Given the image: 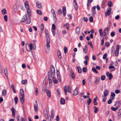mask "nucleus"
Wrapping results in <instances>:
<instances>
[{"label": "nucleus", "instance_id": "nucleus-1", "mask_svg": "<svg viewBox=\"0 0 121 121\" xmlns=\"http://www.w3.org/2000/svg\"><path fill=\"white\" fill-rule=\"evenodd\" d=\"M73 5L75 9L76 10H77L78 9V6L76 0H73Z\"/></svg>", "mask_w": 121, "mask_h": 121}, {"label": "nucleus", "instance_id": "nucleus-2", "mask_svg": "<svg viewBox=\"0 0 121 121\" xmlns=\"http://www.w3.org/2000/svg\"><path fill=\"white\" fill-rule=\"evenodd\" d=\"M119 47V46L118 45H117L116 46V47L115 52V54L116 56H117L118 55Z\"/></svg>", "mask_w": 121, "mask_h": 121}, {"label": "nucleus", "instance_id": "nucleus-3", "mask_svg": "<svg viewBox=\"0 0 121 121\" xmlns=\"http://www.w3.org/2000/svg\"><path fill=\"white\" fill-rule=\"evenodd\" d=\"M112 10L110 8H108L107 9V11L105 13L106 16L109 15L111 14V11Z\"/></svg>", "mask_w": 121, "mask_h": 121}, {"label": "nucleus", "instance_id": "nucleus-4", "mask_svg": "<svg viewBox=\"0 0 121 121\" xmlns=\"http://www.w3.org/2000/svg\"><path fill=\"white\" fill-rule=\"evenodd\" d=\"M18 8V7L17 4L16 3L14 4L13 7V10L15 12L17 11Z\"/></svg>", "mask_w": 121, "mask_h": 121}, {"label": "nucleus", "instance_id": "nucleus-5", "mask_svg": "<svg viewBox=\"0 0 121 121\" xmlns=\"http://www.w3.org/2000/svg\"><path fill=\"white\" fill-rule=\"evenodd\" d=\"M19 97L21 103L23 104L25 101L24 95H19Z\"/></svg>", "mask_w": 121, "mask_h": 121}, {"label": "nucleus", "instance_id": "nucleus-6", "mask_svg": "<svg viewBox=\"0 0 121 121\" xmlns=\"http://www.w3.org/2000/svg\"><path fill=\"white\" fill-rule=\"evenodd\" d=\"M48 79H54L55 78V77L54 76H52V75L50 71H49L48 73Z\"/></svg>", "mask_w": 121, "mask_h": 121}, {"label": "nucleus", "instance_id": "nucleus-7", "mask_svg": "<svg viewBox=\"0 0 121 121\" xmlns=\"http://www.w3.org/2000/svg\"><path fill=\"white\" fill-rule=\"evenodd\" d=\"M51 71L53 75L54 76H55V70L54 68L53 65L51 66Z\"/></svg>", "mask_w": 121, "mask_h": 121}, {"label": "nucleus", "instance_id": "nucleus-8", "mask_svg": "<svg viewBox=\"0 0 121 121\" xmlns=\"http://www.w3.org/2000/svg\"><path fill=\"white\" fill-rule=\"evenodd\" d=\"M47 42L46 44L47 46V47L49 48L50 47V45L49 44L50 42V41L49 36H48V38H47Z\"/></svg>", "mask_w": 121, "mask_h": 121}, {"label": "nucleus", "instance_id": "nucleus-9", "mask_svg": "<svg viewBox=\"0 0 121 121\" xmlns=\"http://www.w3.org/2000/svg\"><path fill=\"white\" fill-rule=\"evenodd\" d=\"M44 114L46 119H47L46 118L48 117V114L47 110L46 109H45L44 110Z\"/></svg>", "mask_w": 121, "mask_h": 121}, {"label": "nucleus", "instance_id": "nucleus-10", "mask_svg": "<svg viewBox=\"0 0 121 121\" xmlns=\"http://www.w3.org/2000/svg\"><path fill=\"white\" fill-rule=\"evenodd\" d=\"M96 8V6H94L92 8L91 11H92V16H94L96 13L95 11V9Z\"/></svg>", "mask_w": 121, "mask_h": 121}, {"label": "nucleus", "instance_id": "nucleus-11", "mask_svg": "<svg viewBox=\"0 0 121 121\" xmlns=\"http://www.w3.org/2000/svg\"><path fill=\"white\" fill-rule=\"evenodd\" d=\"M45 91L48 97L50 98L51 97V92L49 90L46 89Z\"/></svg>", "mask_w": 121, "mask_h": 121}, {"label": "nucleus", "instance_id": "nucleus-12", "mask_svg": "<svg viewBox=\"0 0 121 121\" xmlns=\"http://www.w3.org/2000/svg\"><path fill=\"white\" fill-rule=\"evenodd\" d=\"M27 19V17L26 15H24L22 17L21 22H24L26 21Z\"/></svg>", "mask_w": 121, "mask_h": 121}, {"label": "nucleus", "instance_id": "nucleus-13", "mask_svg": "<svg viewBox=\"0 0 121 121\" xmlns=\"http://www.w3.org/2000/svg\"><path fill=\"white\" fill-rule=\"evenodd\" d=\"M88 49L87 48V45H85L84 48H83V51L85 53H87Z\"/></svg>", "mask_w": 121, "mask_h": 121}, {"label": "nucleus", "instance_id": "nucleus-14", "mask_svg": "<svg viewBox=\"0 0 121 121\" xmlns=\"http://www.w3.org/2000/svg\"><path fill=\"white\" fill-rule=\"evenodd\" d=\"M12 112V116L15 117V109L13 107L11 109Z\"/></svg>", "mask_w": 121, "mask_h": 121}, {"label": "nucleus", "instance_id": "nucleus-15", "mask_svg": "<svg viewBox=\"0 0 121 121\" xmlns=\"http://www.w3.org/2000/svg\"><path fill=\"white\" fill-rule=\"evenodd\" d=\"M36 5L37 7L39 8H41L42 7V4L39 2H37L36 3Z\"/></svg>", "mask_w": 121, "mask_h": 121}, {"label": "nucleus", "instance_id": "nucleus-16", "mask_svg": "<svg viewBox=\"0 0 121 121\" xmlns=\"http://www.w3.org/2000/svg\"><path fill=\"white\" fill-rule=\"evenodd\" d=\"M32 46H33V49L34 50H35L36 49V46L35 45V43L37 42V41L35 40H33L32 41Z\"/></svg>", "mask_w": 121, "mask_h": 121}, {"label": "nucleus", "instance_id": "nucleus-17", "mask_svg": "<svg viewBox=\"0 0 121 121\" xmlns=\"http://www.w3.org/2000/svg\"><path fill=\"white\" fill-rule=\"evenodd\" d=\"M56 74L58 80L60 81V73L59 71L57 70L56 71Z\"/></svg>", "mask_w": 121, "mask_h": 121}, {"label": "nucleus", "instance_id": "nucleus-18", "mask_svg": "<svg viewBox=\"0 0 121 121\" xmlns=\"http://www.w3.org/2000/svg\"><path fill=\"white\" fill-rule=\"evenodd\" d=\"M71 75L70 76L72 77V78L73 79H74L75 78V75L74 74V72L72 70L70 72Z\"/></svg>", "mask_w": 121, "mask_h": 121}, {"label": "nucleus", "instance_id": "nucleus-19", "mask_svg": "<svg viewBox=\"0 0 121 121\" xmlns=\"http://www.w3.org/2000/svg\"><path fill=\"white\" fill-rule=\"evenodd\" d=\"M24 4L25 7L26 9H29L30 8L29 5V4L28 2L27 1L25 2Z\"/></svg>", "mask_w": 121, "mask_h": 121}, {"label": "nucleus", "instance_id": "nucleus-20", "mask_svg": "<svg viewBox=\"0 0 121 121\" xmlns=\"http://www.w3.org/2000/svg\"><path fill=\"white\" fill-rule=\"evenodd\" d=\"M76 33L77 34H78L80 32V28L79 27H77L76 29Z\"/></svg>", "mask_w": 121, "mask_h": 121}, {"label": "nucleus", "instance_id": "nucleus-21", "mask_svg": "<svg viewBox=\"0 0 121 121\" xmlns=\"http://www.w3.org/2000/svg\"><path fill=\"white\" fill-rule=\"evenodd\" d=\"M35 102L36 103V104H35L34 105V110L35 111H37L38 110L37 108V107L38 106V104H37V101L36 100L35 101Z\"/></svg>", "mask_w": 121, "mask_h": 121}, {"label": "nucleus", "instance_id": "nucleus-22", "mask_svg": "<svg viewBox=\"0 0 121 121\" xmlns=\"http://www.w3.org/2000/svg\"><path fill=\"white\" fill-rule=\"evenodd\" d=\"M60 103L62 104H64L65 103V99L61 98L60 100Z\"/></svg>", "mask_w": 121, "mask_h": 121}, {"label": "nucleus", "instance_id": "nucleus-23", "mask_svg": "<svg viewBox=\"0 0 121 121\" xmlns=\"http://www.w3.org/2000/svg\"><path fill=\"white\" fill-rule=\"evenodd\" d=\"M77 88L78 87H77L73 91L74 94L75 95H77L78 93V89H77Z\"/></svg>", "mask_w": 121, "mask_h": 121}, {"label": "nucleus", "instance_id": "nucleus-24", "mask_svg": "<svg viewBox=\"0 0 121 121\" xmlns=\"http://www.w3.org/2000/svg\"><path fill=\"white\" fill-rule=\"evenodd\" d=\"M77 68L78 69V72L79 73H81L82 72V70L81 67L78 66H76Z\"/></svg>", "mask_w": 121, "mask_h": 121}, {"label": "nucleus", "instance_id": "nucleus-25", "mask_svg": "<svg viewBox=\"0 0 121 121\" xmlns=\"http://www.w3.org/2000/svg\"><path fill=\"white\" fill-rule=\"evenodd\" d=\"M108 5L110 7H112L113 6V4L112 2L111 1H109L108 3Z\"/></svg>", "mask_w": 121, "mask_h": 121}, {"label": "nucleus", "instance_id": "nucleus-26", "mask_svg": "<svg viewBox=\"0 0 121 121\" xmlns=\"http://www.w3.org/2000/svg\"><path fill=\"white\" fill-rule=\"evenodd\" d=\"M6 91L5 89L3 90L2 92V94L3 96H5L6 95Z\"/></svg>", "mask_w": 121, "mask_h": 121}, {"label": "nucleus", "instance_id": "nucleus-27", "mask_svg": "<svg viewBox=\"0 0 121 121\" xmlns=\"http://www.w3.org/2000/svg\"><path fill=\"white\" fill-rule=\"evenodd\" d=\"M51 117L52 118H53L54 117V111L53 110H52L51 111Z\"/></svg>", "mask_w": 121, "mask_h": 121}, {"label": "nucleus", "instance_id": "nucleus-28", "mask_svg": "<svg viewBox=\"0 0 121 121\" xmlns=\"http://www.w3.org/2000/svg\"><path fill=\"white\" fill-rule=\"evenodd\" d=\"M97 99V97H96L95 98H94V104L95 105H96L98 104L97 102L96 101Z\"/></svg>", "mask_w": 121, "mask_h": 121}, {"label": "nucleus", "instance_id": "nucleus-29", "mask_svg": "<svg viewBox=\"0 0 121 121\" xmlns=\"http://www.w3.org/2000/svg\"><path fill=\"white\" fill-rule=\"evenodd\" d=\"M20 94L19 95H24L23 90L22 89H20Z\"/></svg>", "mask_w": 121, "mask_h": 121}, {"label": "nucleus", "instance_id": "nucleus-30", "mask_svg": "<svg viewBox=\"0 0 121 121\" xmlns=\"http://www.w3.org/2000/svg\"><path fill=\"white\" fill-rule=\"evenodd\" d=\"M27 82V80L26 79L24 80H22V81L21 83L23 84H26Z\"/></svg>", "mask_w": 121, "mask_h": 121}, {"label": "nucleus", "instance_id": "nucleus-31", "mask_svg": "<svg viewBox=\"0 0 121 121\" xmlns=\"http://www.w3.org/2000/svg\"><path fill=\"white\" fill-rule=\"evenodd\" d=\"M119 102L118 101H117L115 104V106L116 108L117 107L118 108V107H119Z\"/></svg>", "mask_w": 121, "mask_h": 121}, {"label": "nucleus", "instance_id": "nucleus-32", "mask_svg": "<svg viewBox=\"0 0 121 121\" xmlns=\"http://www.w3.org/2000/svg\"><path fill=\"white\" fill-rule=\"evenodd\" d=\"M2 13L3 15H4L7 13V11L5 9H4L2 10Z\"/></svg>", "mask_w": 121, "mask_h": 121}, {"label": "nucleus", "instance_id": "nucleus-33", "mask_svg": "<svg viewBox=\"0 0 121 121\" xmlns=\"http://www.w3.org/2000/svg\"><path fill=\"white\" fill-rule=\"evenodd\" d=\"M4 73L5 76L7 78L8 77V74H7V69L6 68H5L4 70Z\"/></svg>", "mask_w": 121, "mask_h": 121}, {"label": "nucleus", "instance_id": "nucleus-34", "mask_svg": "<svg viewBox=\"0 0 121 121\" xmlns=\"http://www.w3.org/2000/svg\"><path fill=\"white\" fill-rule=\"evenodd\" d=\"M99 77H97L96 78L95 80V84H97L99 82Z\"/></svg>", "mask_w": 121, "mask_h": 121}, {"label": "nucleus", "instance_id": "nucleus-35", "mask_svg": "<svg viewBox=\"0 0 121 121\" xmlns=\"http://www.w3.org/2000/svg\"><path fill=\"white\" fill-rule=\"evenodd\" d=\"M51 13L53 15V16L55 17H56L55 13L54 10L52 9L51 10Z\"/></svg>", "mask_w": 121, "mask_h": 121}, {"label": "nucleus", "instance_id": "nucleus-36", "mask_svg": "<svg viewBox=\"0 0 121 121\" xmlns=\"http://www.w3.org/2000/svg\"><path fill=\"white\" fill-rule=\"evenodd\" d=\"M108 92L107 90H105L104 92V95L105 97L108 94Z\"/></svg>", "mask_w": 121, "mask_h": 121}, {"label": "nucleus", "instance_id": "nucleus-37", "mask_svg": "<svg viewBox=\"0 0 121 121\" xmlns=\"http://www.w3.org/2000/svg\"><path fill=\"white\" fill-rule=\"evenodd\" d=\"M39 27L41 30H43L44 29V25L43 24H41L39 26Z\"/></svg>", "mask_w": 121, "mask_h": 121}, {"label": "nucleus", "instance_id": "nucleus-38", "mask_svg": "<svg viewBox=\"0 0 121 121\" xmlns=\"http://www.w3.org/2000/svg\"><path fill=\"white\" fill-rule=\"evenodd\" d=\"M35 93L36 95H38V89L37 87H35Z\"/></svg>", "mask_w": 121, "mask_h": 121}, {"label": "nucleus", "instance_id": "nucleus-39", "mask_svg": "<svg viewBox=\"0 0 121 121\" xmlns=\"http://www.w3.org/2000/svg\"><path fill=\"white\" fill-rule=\"evenodd\" d=\"M45 31L46 36V38L47 39V38H48V36H49L48 35V31L46 29H45Z\"/></svg>", "mask_w": 121, "mask_h": 121}, {"label": "nucleus", "instance_id": "nucleus-40", "mask_svg": "<svg viewBox=\"0 0 121 121\" xmlns=\"http://www.w3.org/2000/svg\"><path fill=\"white\" fill-rule=\"evenodd\" d=\"M57 55L59 59H61V55L60 52V51H58L57 53Z\"/></svg>", "mask_w": 121, "mask_h": 121}, {"label": "nucleus", "instance_id": "nucleus-41", "mask_svg": "<svg viewBox=\"0 0 121 121\" xmlns=\"http://www.w3.org/2000/svg\"><path fill=\"white\" fill-rule=\"evenodd\" d=\"M67 87L66 86H65L64 87V91L65 93V95H66L67 94Z\"/></svg>", "mask_w": 121, "mask_h": 121}, {"label": "nucleus", "instance_id": "nucleus-42", "mask_svg": "<svg viewBox=\"0 0 121 121\" xmlns=\"http://www.w3.org/2000/svg\"><path fill=\"white\" fill-rule=\"evenodd\" d=\"M57 13L58 15H61L62 13V11L60 9L59 10H58L57 12Z\"/></svg>", "mask_w": 121, "mask_h": 121}, {"label": "nucleus", "instance_id": "nucleus-43", "mask_svg": "<svg viewBox=\"0 0 121 121\" xmlns=\"http://www.w3.org/2000/svg\"><path fill=\"white\" fill-rule=\"evenodd\" d=\"M66 29L68 30H69V25L68 23H66L65 25Z\"/></svg>", "mask_w": 121, "mask_h": 121}, {"label": "nucleus", "instance_id": "nucleus-44", "mask_svg": "<svg viewBox=\"0 0 121 121\" xmlns=\"http://www.w3.org/2000/svg\"><path fill=\"white\" fill-rule=\"evenodd\" d=\"M14 100L15 102V104H17V103L18 100L17 97V96H16L14 98Z\"/></svg>", "mask_w": 121, "mask_h": 121}, {"label": "nucleus", "instance_id": "nucleus-45", "mask_svg": "<svg viewBox=\"0 0 121 121\" xmlns=\"http://www.w3.org/2000/svg\"><path fill=\"white\" fill-rule=\"evenodd\" d=\"M52 80L54 84H56L58 83V81L55 78L53 79Z\"/></svg>", "mask_w": 121, "mask_h": 121}, {"label": "nucleus", "instance_id": "nucleus-46", "mask_svg": "<svg viewBox=\"0 0 121 121\" xmlns=\"http://www.w3.org/2000/svg\"><path fill=\"white\" fill-rule=\"evenodd\" d=\"M99 35L100 36H103V33L102 31V30L101 29H100L99 30Z\"/></svg>", "mask_w": 121, "mask_h": 121}, {"label": "nucleus", "instance_id": "nucleus-47", "mask_svg": "<svg viewBox=\"0 0 121 121\" xmlns=\"http://www.w3.org/2000/svg\"><path fill=\"white\" fill-rule=\"evenodd\" d=\"M64 53H66L67 52V49L66 47H64Z\"/></svg>", "mask_w": 121, "mask_h": 121}, {"label": "nucleus", "instance_id": "nucleus-48", "mask_svg": "<svg viewBox=\"0 0 121 121\" xmlns=\"http://www.w3.org/2000/svg\"><path fill=\"white\" fill-rule=\"evenodd\" d=\"M92 70L94 72L96 73H97L98 72L94 68H92Z\"/></svg>", "mask_w": 121, "mask_h": 121}, {"label": "nucleus", "instance_id": "nucleus-49", "mask_svg": "<svg viewBox=\"0 0 121 121\" xmlns=\"http://www.w3.org/2000/svg\"><path fill=\"white\" fill-rule=\"evenodd\" d=\"M111 109L112 110L115 111H116L118 109V108L117 107L114 108V107H111Z\"/></svg>", "mask_w": 121, "mask_h": 121}, {"label": "nucleus", "instance_id": "nucleus-50", "mask_svg": "<svg viewBox=\"0 0 121 121\" xmlns=\"http://www.w3.org/2000/svg\"><path fill=\"white\" fill-rule=\"evenodd\" d=\"M91 99L90 98H89V99L87 101V104L88 105H89L91 102Z\"/></svg>", "mask_w": 121, "mask_h": 121}, {"label": "nucleus", "instance_id": "nucleus-51", "mask_svg": "<svg viewBox=\"0 0 121 121\" xmlns=\"http://www.w3.org/2000/svg\"><path fill=\"white\" fill-rule=\"evenodd\" d=\"M4 21L7 22L8 21L7 16V15H5L4 16Z\"/></svg>", "mask_w": 121, "mask_h": 121}, {"label": "nucleus", "instance_id": "nucleus-52", "mask_svg": "<svg viewBox=\"0 0 121 121\" xmlns=\"http://www.w3.org/2000/svg\"><path fill=\"white\" fill-rule=\"evenodd\" d=\"M30 49V50H32L33 48L32 43H30V44L29 45Z\"/></svg>", "mask_w": 121, "mask_h": 121}, {"label": "nucleus", "instance_id": "nucleus-53", "mask_svg": "<svg viewBox=\"0 0 121 121\" xmlns=\"http://www.w3.org/2000/svg\"><path fill=\"white\" fill-rule=\"evenodd\" d=\"M88 45H90L91 47L92 48H93V47L92 46V44L91 43V42L90 41H89L88 42Z\"/></svg>", "mask_w": 121, "mask_h": 121}, {"label": "nucleus", "instance_id": "nucleus-54", "mask_svg": "<svg viewBox=\"0 0 121 121\" xmlns=\"http://www.w3.org/2000/svg\"><path fill=\"white\" fill-rule=\"evenodd\" d=\"M94 112L95 113H97L98 111V109L95 106L94 107Z\"/></svg>", "mask_w": 121, "mask_h": 121}, {"label": "nucleus", "instance_id": "nucleus-55", "mask_svg": "<svg viewBox=\"0 0 121 121\" xmlns=\"http://www.w3.org/2000/svg\"><path fill=\"white\" fill-rule=\"evenodd\" d=\"M27 9V12L29 14V15H30V16L31 13H30V8L29 9Z\"/></svg>", "mask_w": 121, "mask_h": 121}, {"label": "nucleus", "instance_id": "nucleus-56", "mask_svg": "<svg viewBox=\"0 0 121 121\" xmlns=\"http://www.w3.org/2000/svg\"><path fill=\"white\" fill-rule=\"evenodd\" d=\"M89 20L90 22H93V19L92 17L91 16L89 17Z\"/></svg>", "mask_w": 121, "mask_h": 121}, {"label": "nucleus", "instance_id": "nucleus-57", "mask_svg": "<svg viewBox=\"0 0 121 121\" xmlns=\"http://www.w3.org/2000/svg\"><path fill=\"white\" fill-rule=\"evenodd\" d=\"M82 70L84 72H86L87 71L86 68L85 67H83L82 69Z\"/></svg>", "mask_w": 121, "mask_h": 121}, {"label": "nucleus", "instance_id": "nucleus-58", "mask_svg": "<svg viewBox=\"0 0 121 121\" xmlns=\"http://www.w3.org/2000/svg\"><path fill=\"white\" fill-rule=\"evenodd\" d=\"M37 13L39 15H41L42 14V13L41 11L39 10H37Z\"/></svg>", "mask_w": 121, "mask_h": 121}, {"label": "nucleus", "instance_id": "nucleus-59", "mask_svg": "<svg viewBox=\"0 0 121 121\" xmlns=\"http://www.w3.org/2000/svg\"><path fill=\"white\" fill-rule=\"evenodd\" d=\"M104 32H105L106 33H108V30L107 28H105L104 30Z\"/></svg>", "mask_w": 121, "mask_h": 121}, {"label": "nucleus", "instance_id": "nucleus-60", "mask_svg": "<svg viewBox=\"0 0 121 121\" xmlns=\"http://www.w3.org/2000/svg\"><path fill=\"white\" fill-rule=\"evenodd\" d=\"M105 76L104 75H102L101 77V79L102 80H104L105 78Z\"/></svg>", "mask_w": 121, "mask_h": 121}, {"label": "nucleus", "instance_id": "nucleus-61", "mask_svg": "<svg viewBox=\"0 0 121 121\" xmlns=\"http://www.w3.org/2000/svg\"><path fill=\"white\" fill-rule=\"evenodd\" d=\"M107 57V54L106 53L103 56V58L104 59H106Z\"/></svg>", "mask_w": 121, "mask_h": 121}, {"label": "nucleus", "instance_id": "nucleus-62", "mask_svg": "<svg viewBox=\"0 0 121 121\" xmlns=\"http://www.w3.org/2000/svg\"><path fill=\"white\" fill-rule=\"evenodd\" d=\"M110 35L111 37H113L115 35V32H112L111 33Z\"/></svg>", "mask_w": 121, "mask_h": 121}, {"label": "nucleus", "instance_id": "nucleus-63", "mask_svg": "<svg viewBox=\"0 0 121 121\" xmlns=\"http://www.w3.org/2000/svg\"><path fill=\"white\" fill-rule=\"evenodd\" d=\"M85 59L86 61H87L89 59V57L88 55H86L85 56Z\"/></svg>", "mask_w": 121, "mask_h": 121}, {"label": "nucleus", "instance_id": "nucleus-64", "mask_svg": "<svg viewBox=\"0 0 121 121\" xmlns=\"http://www.w3.org/2000/svg\"><path fill=\"white\" fill-rule=\"evenodd\" d=\"M118 115L119 116L121 117V109L119 110L118 113Z\"/></svg>", "mask_w": 121, "mask_h": 121}]
</instances>
